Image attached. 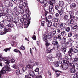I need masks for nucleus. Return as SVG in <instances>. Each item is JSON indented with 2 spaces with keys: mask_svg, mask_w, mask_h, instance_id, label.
<instances>
[{
  "mask_svg": "<svg viewBox=\"0 0 78 78\" xmlns=\"http://www.w3.org/2000/svg\"><path fill=\"white\" fill-rule=\"evenodd\" d=\"M5 33V34L6 33H8V31H9V29L8 28H5L4 30Z\"/></svg>",
  "mask_w": 78,
  "mask_h": 78,
  "instance_id": "obj_35",
  "label": "nucleus"
},
{
  "mask_svg": "<svg viewBox=\"0 0 78 78\" xmlns=\"http://www.w3.org/2000/svg\"><path fill=\"white\" fill-rule=\"evenodd\" d=\"M64 23H60L58 24V27L59 28H62L63 27Z\"/></svg>",
  "mask_w": 78,
  "mask_h": 78,
  "instance_id": "obj_18",
  "label": "nucleus"
},
{
  "mask_svg": "<svg viewBox=\"0 0 78 78\" xmlns=\"http://www.w3.org/2000/svg\"><path fill=\"white\" fill-rule=\"evenodd\" d=\"M70 19H73L74 20H75V16L73 15H71V16H70Z\"/></svg>",
  "mask_w": 78,
  "mask_h": 78,
  "instance_id": "obj_54",
  "label": "nucleus"
},
{
  "mask_svg": "<svg viewBox=\"0 0 78 78\" xmlns=\"http://www.w3.org/2000/svg\"><path fill=\"white\" fill-rule=\"evenodd\" d=\"M8 59V58H6V57H4L2 58V60L3 61H4V62L6 61H7Z\"/></svg>",
  "mask_w": 78,
  "mask_h": 78,
  "instance_id": "obj_42",
  "label": "nucleus"
},
{
  "mask_svg": "<svg viewBox=\"0 0 78 78\" xmlns=\"http://www.w3.org/2000/svg\"><path fill=\"white\" fill-rule=\"evenodd\" d=\"M13 68H14L15 69H18L19 67H17V65H14L13 66Z\"/></svg>",
  "mask_w": 78,
  "mask_h": 78,
  "instance_id": "obj_46",
  "label": "nucleus"
},
{
  "mask_svg": "<svg viewBox=\"0 0 78 78\" xmlns=\"http://www.w3.org/2000/svg\"><path fill=\"white\" fill-rule=\"evenodd\" d=\"M56 33V30H54L52 32V35H53V36H54V35H55Z\"/></svg>",
  "mask_w": 78,
  "mask_h": 78,
  "instance_id": "obj_53",
  "label": "nucleus"
},
{
  "mask_svg": "<svg viewBox=\"0 0 78 78\" xmlns=\"http://www.w3.org/2000/svg\"><path fill=\"white\" fill-rule=\"evenodd\" d=\"M43 3L44 4H47V3H48V2L46 1V0H44Z\"/></svg>",
  "mask_w": 78,
  "mask_h": 78,
  "instance_id": "obj_62",
  "label": "nucleus"
},
{
  "mask_svg": "<svg viewBox=\"0 0 78 78\" xmlns=\"http://www.w3.org/2000/svg\"><path fill=\"white\" fill-rule=\"evenodd\" d=\"M34 64L33 65V66L31 65L30 64H29L28 65H27V68H29V69H33V66L36 65V62H34Z\"/></svg>",
  "mask_w": 78,
  "mask_h": 78,
  "instance_id": "obj_10",
  "label": "nucleus"
},
{
  "mask_svg": "<svg viewBox=\"0 0 78 78\" xmlns=\"http://www.w3.org/2000/svg\"><path fill=\"white\" fill-rule=\"evenodd\" d=\"M71 66L72 67L70 69V72H71V73H75V72H76V70H75V67H74V66H73V64L72 63Z\"/></svg>",
  "mask_w": 78,
  "mask_h": 78,
  "instance_id": "obj_6",
  "label": "nucleus"
},
{
  "mask_svg": "<svg viewBox=\"0 0 78 78\" xmlns=\"http://www.w3.org/2000/svg\"><path fill=\"white\" fill-rule=\"evenodd\" d=\"M55 30H56L58 34H60V33H61V30L59 29H57Z\"/></svg>",
  "mask_w": 78,
  "mask_h": 78,
  "instance_id": "obj_40",
  "label": "nucleus"
},
{
  "mask_svg": "<svg viewBox=\"0 0 78 78\" xmlns=\"http://www.w3.org/2000/svg\"><path fill=\"white\" fill-rule=\"evenodd\" d=\"M58 26V24L56 23H54L53 24V26L54 27H56Z\"/></svg>",
  "mask_w": 78,
  "mask_h": 78,
  "instance_id": "obj_57",
  "label": "nucleus"
},
{
  "mask_svg": "<svg viewBox=\"0 0 78 78\" xmlns=\"http://www.w3.org/2000/svg\"><path fill=\"white\" fill-rule=\"evenodd\" d=\"M11 48L10 47L9 48H6L3 50V51H5V52H7V51H10V49Z\"/></svg>",
  "mask_w": 78,
  "mask_h": 78,
  "instance_id": "obj_32",
  "label": "nucleus"
},
{
  "mask_svg": "<svg viewBox=\"0 0 78 78\" xmlns=\"http://www.w3.org/2000/svg\"><path fill=\"white\" fill-rule=\"evenodd\" d=\"M13 51L14 52H16V53H19L20 54L21 56H22V53H21V52L19 50H18L17 49H15L13 50Z\"/></svg>",
  "mask_w": 78,
  "mask_h": 78,
  "instance_id": "obj_15",
  "label": "nucleus"
},
{
  "mask_svg": "<svg viewBox=\"0 0 78 78\" xmlns=\"http://www.w3.org/2000/svg\"><path fill=\"white\" fill-rule=\"evenodd\" d=\"M48 3H51L52 4H55V3H56V1L55 0H49L48 1Z\"/></svg>",
  "mask_w": 78,
  "mask_h": 78,
  "instance_id": "obj_20",
  "label": "nucleus"
},
{
  "mask_svg": "<svg viewBox=\"0 0 78 78\" xmlns=\"http://www.w3.org/2000/svg\"><path fill=\"white\" fill-rule=\"evenodd\" d=\"M64 59H64L65 60H66V61H69L70 62H70V61H69V60H70V61H71V60H72V58H71L69 59V57H68V56H66V57H64Z\"/></svg>",
  "mask_w": 78,
  "mask_h": 78,
  "instance_id": "obj_25",
  "label": "nucleus"
},
{
  "mask_svg": "<svg viewBox=\"0 0 78 78\" xmlns=\"http://www.w3.org/2000/svg\"><path fill=\"white\" fill-rule=\"evenodd\" d=\"M76 4H75V3H73L72 4H71V7L72 8H74L76 7Z\"/></svg>",
  "mask_w": 78,
  "mask_h": 78,
  "instance_id": "obj_26",
  "label": "nucleus"
},
{
  "mask_svg": "<svg viewBox=\"0 0 78 78\" xmlns=\"http://www.w3.org/2000/svg\"><path fill=\"white\" fill-rule=\"evenodd\" d=\"M48 26L49 27H50L52 26V22L51 21L48 22Z\"/></svg>",
  "mask_w": 78,
  "mask_h": 78,
  "instance_id": "obj_34",
  "label": "nucleus"
},
{
  "mask_svg": "<svg viewBox=\"0 0 78 78\" xmlns=\"http://www.w3.org/2000/svg\"><path fill=\"white\" fill-rule=\"evenodd\" d=\"M24 20H25L24 19H23V18H21L20 19V21L21 23H23V22H24Z\"/></svg>",
  "mask_w": 78,
  "mask_h": 78,
  "instance_id": "obj_58",
  "label": "nucleus"
},
{
  "mask_svg": "<svg viewBox=\"0 0 78 78\" xmlns=\"http://www.w3.org/2000/svg\"><path fill=\"white\" fill-rule=\"evenodd\" d=\"M60 34H61L62 36H66V32L65 31H63L61 32Z\"/></svg>",
  "mask_w": 78,
  "mask_h": 78,
  "instance_id": "obj_27",
  "label": "nucleus"
},
{
  "mask_svg": "<svg viewBox=\"0 0 78 78\" xmlns=\"http://www.w3.org/2000/svg\"><path fill=\"white\" fill-rule=\"evenodd\" d=\"M4 69H5L4 68H3L0 71V73H2V75H4V74H5L6 73V70H4Z\"/></svg>",
  "mask_w": 78,
  "mask_h": 78,
  "instance_id": "obj_13",
  "label": "nucleus"
},
{
  "mask_svg": "<svg viewBox=\"0 0 78 78\" xmlns=\"http://www.w3.org/2000/svg\"><path fill=\"white\" fill-rule=\"evenodd\" d=\"M48 58H49L50 61H53V60H54V59H55V58L51 56V55H49L48 56Z\"/></svg>",
  "mask_w": 78,
  "mask_h": 78,
  "instance_id": "obj_21",
  "label": "nucleus"
},
{
  "mask_svg": "<svg viewBox=\"0 0 78 78\" xmlns=\"http://www.w3.org/2000/svg\"><path fill=\"white\" fill-rule=\"evenodd\" d=\"M47 35H46V34L43 35L42 37L43 40L45 41H48V40H47Z\"/></svg>",
  "mask_w": 78,
  "mask_h": 78,
  "instance_id": "obj_11",
  "label": "nucleus"
},
{
  "mask_svg": "<svg viewBox=\"0 0 78 78\" xmlns=\"http://www.w3.org/2000/svg\"><path fill=\"white\" fill-rule=\"evenodd\" d=\"M61 53L57 52L56 56V58H57V59L60 60V59L61 58Z\"/></svg>",
  "mask_w": 78,
  "mask_h": 78,
  "instance_id": "obj_7",
  "label": "nucleus"
},
{
  "mask_svg": "<svg viewBox=\"0 0 78 78\" xmlns=\"http://www.w3.org/2000/svg\"><path fill=\"white\" fill-rule=\"evenodd\" d=\"M58 11L60 15H62L64 13V9L62 8L60 10H58Z\"/></svg>",
  "mask_w": 78,
  "mask_h": 78,
  "instance_id": "obj_12",
  "label": "nucleus"
},
{
  "mask_svg": "<svg viewBox=\"0 0 78 78\" xmlns=\"http://www.w3.org/2000/svg\"><path fill=\"white\" fill-rule=\"evenodd\" d=\"M45 42H46V43L45 44L46 47H48L49 45H51L50 42H48V40L45 41Z\"/></svg>",
  "mask_w": 78,
  "mask_h": 78,
  "instance_id": "obj_23",
  "label": "nucleus"
},
{
  "mask_svg": "<svg viewBox=\"0 0 78 78\" xmlns=\"http://www.w3.org/2000/svg\"><path fill=\"white\" fill-rule=\"evenodd\" d=\"M34 71L35 72H38V75H39V68H36L35 69Z\"/></svg>",
  "mask_w": 78,
  "mask_h": 78,
  "instance_id": "obj_37",
  "label": "nucleus"
},
{
  "mask_svg": "<svg viewBox=\"0 0 78 78\" xmlns=\"http://www.w3.org/2000/svg\"><path fill=\"white\" fill-rule=\"evenodd\" d=\"M6 34V32H0L1 35H3V34Z\"/></svg>",
  "mask_w": 78,
  "mask_h": 78,
  "instance_id": "obj_59",
  "label": "nucleus"
},
{
  "mask_svg": "<svg viewBox=\"0 0 78 78\" xmlns=\"http://www.w3.org/2000/svg\"><path fill=\"white\" fill-rule=\"evenodd\" d=\"M66 50H67V48H62V51L64 53L66 52Z\"/></svg>",
  "mask_w": 78,
  "mask_h": 78,
  "instance_id": "obj_56",
  "label": "nucleus"
},
{
  "mask_svg": "<svg viewBox=\"0 0 78 78\" xmlns=\"http://www.w3.org/2000/svg\"><path fill=\"white\" fill-rule=\"evenodd\" d=\"M4 10L3 11L5 13V14H7L8 12V8H5L3 9Z\"/></svg>",
  "mask_w": 78,
  "mask_h": 78,
  "instance_id": "obj_19",
  "label": "nucleus"
},
{
  "mask_svg": "<svg viewBox=\"0 0 78 78\" xmlns=\"http://www.w3.org/2000/svg\"><path fill=\"white\" fill-rule=\"evenodd\" d=\"M63 62L64 64L62 65L60 67L62 70H66L68 69V65H72V63L69 62V61H67L66 60L63 59Z\"/></svg>",
  "mask_w": 78,
  "mask_h": 78,
  "instance_id": "obj_1",
  "label": "nucleus"
},
{
  "mask_svg": "<svg viewBox=\"0 0 78 78\" xmlns=\"http://www.w3.org/2000/svg\"><path fill=\"white\" fill-rule=\"evenodd\" d=\"M24 14L23 16V19H24L25 20L24 22V23H27V26H29V25H30V20H31V17L30 16V15L27 14Z\"/></svg>",
  "mask_w": 78,
  "mask_h": 78,
  "instance_id": "obj_2",
  "label": "nucleus"
},
{
  "mask_svg": "<svg viewBox=\"0 0 78 78\" xmlns=\"http://www.w3.org/2000/svg\"><path fill=\"white\" fill-rule=\"evenodd\" d=\"M69 16L67 15H66L64 16V19L66 20H69Z\"/></svg>",
  "mask_w": 78,
  "mask_h": 78,
  "instance_id": "obj_24",
  "label": "nucleus"
},
{
  "mask_svg": "<svg viewBox=\"0 0 78 78\" xmlns=\"http://www.w3.org/2000/svg\"><path fill=\"white\" fill-rule=\"evenodd\" d=\"M53 14H52L51 15H49L48 16V19L51 20L53 19Z\"/></svg>",
  "mask_w": 78,
  "mask_h": 78,
  "instance_id": "obj_28",
  "label": "nucleus"
},
{
  "mask_svg": "<svg viewBox=\"0 0 78 78\" xmlns=\"http://www.w3.org/2000/svg\"><path fill=\"white\" fill-rule=\"evenodd\" d=\"M35 78H42V77L41 75H40V76L38 75L36 76Z\"/></svg>",
  "mask_w": 78,
  "mask_h": 78,
  "instance_id": "obj_64",
  "label": "nucleus"
},
{
  "mask_svg": "<svg viewBox=\"0 0 78 78\" xmlns=\"http://www.w3.org/2000/svg\"><path fill=\"white\" fill-rule=\"evenodd\" d=\"M66 42V38L65 37H63L62 39V43H64Z\"/></svg>",
  "mask_w": 78,
  "mask_h": 78,
  "instance_id": "obj_17",
  "label": "nucleus"
},
{
  "mask_svg": "<svg viewBox=\"0 0 78 78\" xmlns=\"http://www.w3.org/2000/svg\"><path fill=\"white\" fill-rule=\"evenodd\" d=\"M70 30V27H68L66 28V31H67V32H69Z\"/></svg>",
  "mask_w": 78,
  "mask_h": 78,
  "instance_id": "obj_38",
  "label": "nucleus"
},
{
  "mask_svg": "<svg viewBox=\"0 0 78 78\" xmlns=\"http://www.w3.org/2000/svg\"><path fill=\"white\" fill-rule=\"evenodd\" d=\"M53 51V49H50V48H48L46 50V52L48 53H51Z\"/></svg>",
  "mask_w": 78,
  "mask_h": 78,
  "instance_id": "obj_16",
  "label": "nucleus"
},
{
  "mask_svg": "<svg viewBox=\"0 0 78 78\" xmlns=\"http://www.w3.org/2000/svg\"><path fill=\"white\" fill-rule=\"evenodd\" d=\"M73 30H76L78 29V26L76 25H75L72 28Z\"/></svg>",
  "mask_w": 78,
  "mask_h": 78,
  "instance_id": "obj_29",
  "label": "nucleus"
},
{
  "mask_svg": "<svg viewBox=\"0 0 78 78\" xmlns=\"http://www.w3.org/2000/svg\"><path fill=\"white\" fill-rule=\"evenodd\" d=\"M56 74L57 77L59 76L60 75V73L59 72H56Z\"/></svg>",
  "mask_w": 78,
  "mask_h": 78,
  "instance_id": "obj_55",
  "label": "nucleus"
},
{
  "mask_svg": "<svg viewBox=\"0 0 78 78\" xmlns=\"http://www.w3.org/2000/svg\"><path fill=\"white\" fill-rule=\"evenodd\" d=\"M73 53H77L78 52V49H74L73 50Z\"/></svg>",
  "mask_w": 78,
  "mask_h": 78,
  "instance_id": "obj_48",
  "label": "nucleus"
},
{
  "mask_svg": "<svg viewBox=\"0 0 78 78\" xmlns=\"http://www.w3.org/2000/svg\"><path fill=\"white\" fill-rule=\"evenodd\" d=\"M14 20H19V17L18 16H15L14 18Z\"/></svg>",
  "mask_w": 78,
  "mask_h": 78,
  "instance_id": "obj_63",
  "label": "nucleus"
},
{
  "mask_svg": "<svg viewBox=\"0 0 78 78\" xmlns=\"http://www.w3.org/2000/svg\"><path fill=\"white\" fill-rule=\"evenodd\" d=\"M22 5H20V4H19V8H20L21 9H22V10H23V6Z\"/></svg>",
  "mask_w": 78,
  "mask_h": 78,
  "instance_id": "obj_44",
  "label": "nucleus"
},
{
  "mask_svg": "<svg viewBox=\"0 0 78 78\" xmlns=\"http://www.w3.org/2000/svg\"><path fill=\"white\" fill-rule=\"evenodd\" d=\"M55 8L56 10H58V9H59V6L56 5L55 6Z\"/></svg>",
  "mask_w": 78,
  "mask_h": 78,
  "instance_id": "obj_61",
  "label": "nucleus"
},
{
  "mask_svg": "<svg viewBox=\"0 0 78 78\" xmlns=\"http://www.w3.org/2000/svg\"><path fill=\"white\" fill-rule=\"evenodd\" d=\"M78 77V75L77 74V73L74 74L73 77L74 78H77Z\"/></svg>",
  "mask_w": 78,
  "mask_h": 78,
  "instance_id": "obj_47",
  "label": "nucleus"
},
{
  "mask_svg": "<svg viewBox=\"0 0 78 78\" xmlns=\"http://www.w3.org/2000/svg\"><path fill=\"white\" fill-rule=\"evenodd\" d=\"M26 12L27 13V14L30 15V11H29V9H27L26 10Z\"/></svg>",
  "mask_w": 78,
  "mask_h": 78,
  "instance_id": "obj_52",
  "label": "nucleus"
},
{
  "mask_svg": "<svg viewBox=\"0 0 78 78\" xmlns=\"http://www.w3.org/2000/svg\"><path fill=\"white\" fill-rule=\"evenodd\" d=\"M69 14L70 15V16H73L74 14V12L73 11H70L69 12Z\"/></svg>",
  "mask_w": 78,
  "mask_h": 78,
  "instance_id": "obj_39",
  "label": "nucleus"
},
{
  "mask_svg": "<svg viewBox=\"0 0 78 78\" xmlns=\"http://www.w3.org/2000/svg\"><path fill=\"white\" fill-rule=\"evenodd\" d=\"M25 47L21 46V47L20 48V50H24L25 49Z\"/></svg>",
  "mask_w": 78,
  "mask_h": 78,
  "instance_id": "obj_41",
  "label": "nucleus"
},
{
  "mask_svg": "<svg viewBox=\"0 0 78 78\" xmlns=\"http://www.w3.org/2000/svg\"><path fill=\"white\" fill-rule=\"evenodd\" d=\"M73 49L72 48H71L69 49L68 52V54H69V55H70V54L72 52H73Z\"/></svg>",
  "mask_w": 78,
  "mask_h": 78,
  "instance_id": "obj_36",
  "label": "nucleus"
},
{
  "mask_svg": "<svg viewBox=\"0 0 78 78\" xmlns=\"http://www.w3.org/2000/svg\"><path fill=\"white\" fill-rule=\"evenodd\" d=\"M68 37H71L72 36V33L71 32L69 33L68 34Z\"/></svg>",
  "mask_w": 78,
  "mask_h": 78,
  "instance_id": "obj_51",
  "label": "nucleus"
},
{
  "mask_svg": "<svg viewBox=\"0 0 78 78\" xmlns=\"http://www.w3.org/2000/svg\"><path fill=\"white\" fill-rule=\"evenodd\" d=\"M52 44L55 45L54 47V49L55 50H58V48H59V44H58V41H53L52 42Z\"/></svg>",
  "mask_w": 78,
  "mask_h": 78,
  "instance_id": "obj_3",
  "label": "nucleus"
},
{
  "mask_svg": "<svg viewBox=\"0 0 78 78\" xmlns=\"http://www.w3.org/2000/svg\"><path fill=\"white\" fill-rule=\"evenodd\" d=\"M56 37L57 39H58V40H61L62 38V37L61 36V35H60V34H59L58 35H57Z\"/></svg>",
  "mask_w": 78,
  "mask_h": 78,
  "instance_id": "obj_30",
  "label": "nucleus"
},
{
  "mask_svg": "<svg viewBox=\"0 0 78 78\" xmlns=\"http://www.w3.org/2000/svg\"><path fill=\"white\" fill-rule=\"evenodd\" d=\"M16 16H19V14H20V12H19V11H17L16 12Z\"/></svg>",
  "mask_w": 78,
  "mask_h": 78,
  "instance_id": "obj_50",
  "label": "nucleus"
},
{
  "mask_svg": "<svg viewBox=\"0 0 78 78\" xmlns=\"http://www.w3.org/2000/svg\"><path fill=\"white\" fill-rule=\"evenodd\" d=\"M5 64L6 65V66H9V64L10 63V60L8 59L7 61L5 62Z\"/></svg>",
  "mask_w": 78,
  "mask_h": 78,
  "instance_id": "obj_22",
  "label": "nucleus"
},
{
  "mask_svg": "<svg viewBox=\"0 0 78 78\" xmlns=\"http://www.w3.org/2000/svg\"><path fill=\"white\" fill-rule=\"evenodd\" d=\"M48 3L50 5L49 8L53 9V7H54V5L50 2H48Z\"/></svg>",
  "mask_w": 78,
  "mask_h": 78,
  "instance_id": "obj_31",
  "label": "nucleus"
},
{
  "mask_svg": "<svg viewBox=\"0 0 78 78\" xmlns=\"http://www.w3.org/2000/svg\"><path fill=\"white\" fill-rule=\"evenodd\" d=\"M16 73L17 75H19L20 73V70L19 69H17L16 71Z\"/></svg>",
  "mask_w": 78,
  "mask_h": 78,
  "instance_id": "obj_45",
  "label": "nucleus"
},
{
  "mask_svg": "<svg viewBox=\"0 0 78 78\" xmlns=\"http://www.w3.org/2000/svg\"><path fill=\"white\" fill-rule=\"evenodd\" d=\"M11 61L12 63H14L15 62V59L14 58H12L11 60Z\"/></svg>",
  "mask_w": 78,
  "mask_h": 78,
  "instance_id": "obj_60",
  "label": "nucleus"
},
{
  "mask_svg": "<svg viewBox=\"0 0 78 78\" xmlns=\"http://www.w3.org/2000/svg\"><path fill=\"white\" fill-rule=\"evenodd\" d=\"M3 68L4 69H5L6 71H7V72H10L11 71V68H9V66H5Z\"/></svg>",
  "mask_w": 78,
  "mask_h": 78,
  "instance_id": "obj_8",
  "label": "nucleus"
},
{
  "mask_svg": "<svg viewBox=\"0 0 78 78\" xmlns=\"http://www.w3.org/2000/svg\"><path fill=\"white\" fill-rule=\"evenodd\" d=\"M62 63V62L60 60H56L55 62H53V64L54 65L55 67H59V64H61Z\"/></svg>",
  "mask_w": 78,
  "mask_h": 78,
  "instance_id": "obj_5",
  "label": "nucleus"
},
{
  "mask_svg": "<svg viewBox=\"0 0 78 78\" xmlns=\"http://www.w3.org/2000/svg\"><path fill=\"white\" fill-rule=\"evenodd\" d=\"M59 5L60 6L62 7L64 6V2L62 1H59Z\"/></svg>",
  "mask_w": 78,
  "mask_h": 78,
  "instance_id": "obj_14",
  "label": "nucleus"
},
{
  "mask_svg": "<svg viewBox=\"0 0 78 78\" xmlns=\"http://www.w3.org/2000/svg\"><path fill=\"white\" fill-rule=\"evenodd\" d=\"M27 70V67H23L22 68V71H23V72H24Z\"/></svg>",
  "mask_w": 78,
  "mask_h": 78,
  "instance_id": "obj_43",
  "label": "nucleus"
},
{
  "mask_svg": "<svg viewBox=\"0 0 78 78\" xmlns=\"http://www.w3.org/2000/svg\"><path fill=\"white\" fill-rule=\"evenodd\" d=\"M74 62L76 64H77L78 63V58H74Z\"/></svg>",
  "mask_w": 78,
  "mask_h": 78,
  "instance_id": "obj_33",
  "label": "nucleus"
},
{
  "mask_svg": "<svg viewBox=\"0 0 78 78\" xmlns=\"http://www.w3.org/2000/svg\"><path fill=\"white\" fill-rule=\"evenodd\" d=\"M74 22V20L73 19H71L70 20V24H73Z\"/></svg>",
  "mask_w": 78,
  "mask_h": 78,
  "instance_id": "obj_49",
  "label": "nucleus"
},
{
  "mask_svg": "<svg viewBox=\"0 0 78 78\" xmlns=\"http://www.w3.org/2000/svg\"><path fill=\"white\" fill-rule=\"evenodd\" d=\"M29 73L30 75L31 76H32V77H34V76H35V74H34V72L32 71H30L29 72Z\"/></svg>",
  "mask_w": 78,
  "mask_h": 78,
  "instance_id": "obj_9",
  "label": "nucleus"
},
{
  "mask_svg": "<svg viewBox=\"0 0 78 78\" xmlns=\"http://www.w3.org/2000/svg\"><path fill=\"white\" fill-rule=\"evenodd\" d=\"M7 21H6V20H3L1 22L3 24L5 23H8V22H9V21H10V20H11L12 19V17L11 16H8L7 17Z\"/></svg>",
  "mask_w": 78,
  "mask_h": 78,
  "instance_id": "obj_4",
  "label": "nucleus"
}]
</instances>
